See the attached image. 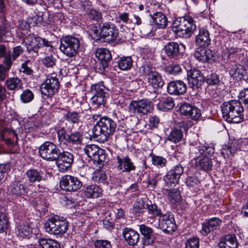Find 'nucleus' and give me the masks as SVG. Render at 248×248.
Returning <instances> with one entry per match:
<instances>
[{"mask_svg": "<svg viewBox=\"0 0 248 248\" xmlns=\"http://www.w3.org/2000/svg\"><path fill=\"white\" fill-rule=\"evenodd\" d=\"M139 231L142 235L143 236L149 234L154 232L153 229L145 224H141L139 225Z\"/></svg>", "mask_w": 248, "mask_h": 248, "instance_id": "nucleus-61", "label": "nucleus"}, {"mask_svg": "<svg viewBox=\"0 0 248 248\" xmlns=\"http://www.w3.org/2000/svg\"><path fill=\"white\" fill-rule=\"evenodd\" d=\"M26 182H24V178L16 179L13 181L9 189L13 196L23 197L27 196L29 192L31 191V189L34 186L32 184L26 185Z\"/></svg>", "mask_w": 248, "mask_h": 248, "instance_id": "nucleus-8", "label": "nucleus"}, {"mask_svg": "<svg viewBox=\"0 0 248 248\" xmlns=\"http://www.w3.org/2000/svg\"><path fill=\"white\" fill-rule=\"evenodd\" d=\"M92 92L93 96L91 98V103L97 108L101 105H104L108 96V90L104 85L103 82H99L92 85Z\"/></svg>", "mask_w": 248, "mask_h": 248, "instance_id": "nucleus-6", "label": "nucleus"}, {"mask_svg": "<svg viewBox=\"0 0 248 248\" xmlns=\"http://www.w3.org/2000/svg\"><path fill=\"white\" fill-rule=\"evenodd\" d=\"M150 16L154 23L158 28L164 29L168 26V18L163 13L156 12Z\"/></svg>", "mask_w": 248, "mask_h": 248, "instance_id": "nucleus-30", "label": "nucleus"}, {"mask_svg": "<svg viewBox=\"0 0 248 248\" xmlns=\"http://www.w3.org/2000/svg\"><path fill=\"white\" fill-rule=\"evenodd\" d=\"M147 80L149 84L154 89L161 88L164 84L161 74L157 71L154 72V73L150 75V77H147Z\"/></svg>", "mask_w": 248, "mask_h": 248, "instance_id": "nucleus-32", "label": "nucleus"}, {"mask_svg": "<svg viewBox=\"0 0 248 248\" xmlns=\"http://www.w3.org/2000/svg\"><path fill=\"white\" fill-rule=\"evenodd\" d=\"M184 172V168L178 164L173 166L163 177V180L168 186L178 184L181 176Z\"/></svg>", "mask_w": 248, "mask_h": 248, "instance_id": "nucleus-11", "label": "nucleus"}, {"mask_svg": "<svg viewBox=\"0 0 248 248\" xmlns=\"http://www.w3.org/2000/svg\"><path fill=\"white\" fill-rule=\"evenodd\" d=\"M167 56L170 59H178L181 56L179 45L174 42L168 43L164 47Z\"/></svg>", "mask_w": 248, "mask_h": 248, "instance_id": "nucleus-26", "label": "nucleus"}, {"mask_svg": "<svg viewBox=\"0 0 248 248\" xmlns=\"http://www.w3.org/2000/svg\"><path fill=\"white\" fill-rule=\"evenodd\" d=\"M168 197L172 203L175 204H178L181 199L180 192L177 189L170 190L168 193Z\"/></svg>", "mask_w": 248, "mask_h": 248, "instance_id": "nucleus-45", "label": "nucleus"}, {"mask_svg": "<svg viewBox=\"0 0 248 248\" xmlns=\"http://www.w3.org/2000/svg\"><path fill=\"white\" fill-rule=\"evenodd\" d=\"M157 106L159 109L166 111L172 109L174 108L175 104L172 98L167 97L160 100Z\"/></svg>", "mask_w": 248, "mask_h": 248, "instance_id": "nucleus-35", "label": "nucleus"}, {"mask_svg": "<svg viewBox=\"0 0 248 248\" xmlns=\"http://www.w3.org/2000/svg\"><path fill=\"white\" fill-rule=\"evenodd\" d=\"M187 77L189 86L193 90H198L201 88L205 81L203 75L197 69L189 70Z\"/></svg>", "mask_w": 248, "mask_h": 248, "instance_id": "nucleus-12", "label": "nucleus"}, {"mask_svg": "<svg viewBox=\"0 0 248 248\" xmlns=\"http://www.w3.org/2000/svg\"><path fill=\"white\" fill-rule=\"evenodd\" d=\"M60 150L53 143L46 141L39 149L40 156L48 161H56L60 155Z\"/></svg>", "mask_w": 248, "mask_h": 248, "instance_id": "nucleus-7", "label": "nucleus"}, {"mask_svg": "<svg viewBox=\"0 0 248 248\" xmlns=\"http://www.w3.org/2000/svg\"><path fill=\"white\" fill-rule=\"evenodd\" d=\"M77 178L71 175H64L62 177L60 186L62 189L70 192H76L78 190V185L76 184Z\"/></svg>", "mask_w": 248, "mask_h": 248, "instance_id": "nucleus-20", "label": "nucleus"}, {"mask_svg": "<svg viewBox=\"0 0 248 248\" xmlns=\"http://www.w3.org/2000/svg\"><path fill=\"white\" fill-rule=\"evenodd\" d=\"M150 156L151 157V161L153 165L157 169H161L165 167L167 164L168 161L165 157L157 155L153 153L150 154Z\"/></svg>", "mask_w": 248, "mask_h": 248, "instance_id": "nucleus-39", "label": "nucleus"}, {"mask_svg": "<svg viewBox=\"0 0 248 248\" xmlns=\"http://www.w3.org/2000/svg\"><path fill=\"white\" fill-rule=\"evenodd\" d=\"M58 137L60 145L62 146L66 145L67 143L68 138H69V135L66 134L65 130L63 128H61L57 131Z\"/></svg>", "mask_w": 248, "mask_h": 248, "instance_id": "nucleus-50", "label": "nucleus"}, {"mask_svg": "<svg viewBox=\"0 0 248 248\" xmlns=\"http://www.w3.org/2000/svg\"><path fill=\"white\" fill-rule=\"evenodd\" d=\"M60 49L69 57L76 55L78 49V38L72 36H67L62 38Z\"/></svg>", "mask_w": 248, "mask_h": 248, "instance_id": "nucleus-9", "label": "nucleus"}, {"mask_svg": "<svg viewBox=\"0 0 248 248\" xmlns=\"http://www.w3.org/2000/svg\"><path fill=\"white\" fill-rule=\"evenodd\" d=\"M147 206L148 214L151 218H154L157 216L163 215L161 210L158 208L156 204L151 203L150 205H147Z\"/></svg>", "mask_w": 248, "mask_h": 248, "instance_id": "nucleus-47", "label": "nucleus"}, {"mask_svg": "<svg viewBox=\"0 0 248 248\" xmlns=\"http://www.w3.org/2000/svg\"><path fill=\"white\" fill-rule=\"evenodd\" d=\"M239 97L242 101L246 104H248V88H244L240 91Z\"/></svg>", "mask_w": 248, "mask_h": 248, "instance_id": "nucleus-63", "label": "nucleus"}, {"mask_svg": "<svg viewBox=\"0 0 248 248\" xmlns=\"http://www.w3.org/2000/svg\"><path fill=\"white\" fill-rule=\"evenodd\" d=\"M166 73L171 75H177L179 74L182 69L180 65L176 63H171L165 68Z\"/></svg>", "mask_w": 248, "mask_h": 248, "instance_id": "nucleus-48", "label": "nucleus"}, {"mask_svg": "<svg viewBox=\"0 0 248 248\" xmlns=\"http://www.w3.org/2000/svg\"><path fill=\"white\" fill-rule=\"evenodd\" d=\"M90 17L93 20H96L98 22L102 23V14L95 10H91L90 12Z\"/></svg>", "mask_w": 248, "mask_h": 248, "instance_id": "nucleus-60", "label": "nucleus"}, {"mask_svg": "<svg viewBox=\"0 0 248 248\" xmlns=\"http://www.w3.org/2000/svg\"><path fill=\"white\" fill-rule=\"evenodd\" d=\"M239 148V142L234 140L232 143H229L228 145H225L223 147L221 153L224 158L229 157Z\"/></svg>", "mask_w": 248, "mask_h": 248, "instance_id": "nucleus-34", "label": "nucleus"}, {"mask_svg": "<svg viewBox=\"0 0 248 248\" xmlns=\"http://www.w3.org/2000/svg\"><path fill=\"white\" fill-rule=\"evenodd\" d=\"M57 166L60 171L64 172L67 170L73 162V155L67 152L61 153L59 158L56 160Z\"/></svg>", "mask_w": 248, "mask_h": 248, "instance_id": "nucleus-17", "label": "nucleus"}, {"mask_svg": "<svg viewBox=\"0 0 248 248\" xmlns=\"http://www.w3.org/2000/svg\"><path fill=\"white\" fill-rule=\"evenodd\" d=\"M26 183L32 184L43 180L42 172L36 169H30L26 171L24 175Z\"/></svg>", "mask_w": 248, "mask_h": 248, "instance_id": "nucleus-23", "label": "nucleus"}, {"mask_svg": "<svg viewBox=\"0 0 248 248\" xmlns=\"http://www.w3.org/2000/svg\"><path fill=\"white\" fill-rule=\"evenodd\" d=\"M205 80L210 85H217L220 82L218 75L215 73L208 75Z\"/></svg>", "mask_w": 248, "mask_h": 248, "instance_id": "nucleus-53", "label": "nucleus"}, {"mask_svg": "<svg viewBox=\"0 0 248 248\" xmlns=\"http://www.w3.org/2000/svg\"><path fill=\"white\" fill-rule=\"evenodd\" d=\"M18 235L22 238H29L32 232L31 227L28 223H23L18 227Z\"/></svg>", "mask_w": 248, "mask_h": 248, "instance_id": "nucleus-42", "label": "nucleus"}, {"mask_svg": "<svg viewBox=\"0 0 248 248\" xmlns=\"http://www.w3.org/2000/svg\"><path fill=\"white\" fill-rule=\"evenodd\" d=\"M94 248H111L110 242L108 240H97L94 242Z\"/></svg>", "mask_w": 248, "mask_h": 248, "instance_id": "nucleus-56", "label": "nucleus"}, {"mask_svg": "<svg viewBox=\"0 0 248 248\" xmlns=\"http://www.w3.org/2000/svg\"><path fill=\"white\" fill-rule=\"evenodd\" d=\"M2 25H0V41L8 42V38L10 33L8 31L7 21L5 18L2 20Z\"/></svg>", "mask_w": 248, "mask_h": 248, "instance_id": "nucleus-43", "label": "nucleus"}, {"mask_svg": "<svg viewBox=\"0 0 248 248\" xmlns=\"http://www.w3.org/2000/svg\"><path fill=\"white\" fill-rule=\"evenodd\" d=\"M158 234L155 233L154 232L149 233V234L143 236L142 238L143 244L144 246H149L154 244L157 241V237Z\"/></svg>", "mask_w": 248, "mask_h": 248, "instance_id": "nucleus-46", "label": "nucleus"}, {"mask_svg": "<svg viewBox=\"0 0 248 248\" xmlns=\"http://www.w3.org/2000/svg\"><path fill=\"white\" fill-rule=\"evenodd\" d=\"M141 73L144 75L150 77V76L156 72L155 68L150 64H145L140 68Z\"/></svg>", "mask_w": 248, "mask_h": 248, "instance_id": "nucleus-52", "label": "nucleus"}, {"mask_svg": "<svg viewBox=\"0 0 248 248\" xmlns=\"http://www.w3.org/2000/svg\"><path fill=\"white\" fill-rule=\"evenodd\" d=\"M222 221L219 218L212 217L202 224V233L207 235L220 226Z\"/></svg>", "mask_w": 248, "mask_h": 248, "instance_id": "nucleus-22", "label": "nucleus"}, {"mask_svg": "<svg viewBox=\"0 0 248 248\" xmlns=\"http://www.w3.org/2000/svg\"><path fill=\"white\" fill-rule=\"evenodd\" d=\"M116 160L117 168L122 172L129 173L136 170V167L128 155H118Z\"/></svg>", "mask_w": 248, "mask_h": 248, "instance_id": "nucleus-14", "label": "nucleus"}, {"mask_svg": "<svg viewBox=\"0 0 248 248\" xmlns=\"http://www.w3.org/2000/svg\"><path fill=\"white\" fill-rule=\"evenodd\" d=\"M26 40L27 50L29 52L33 51L37 53L38 48L42 47V38L39 36L30 35L27 37Z\"/></svg>", "mask_w": 248, "mask_h": 248, "instance_id": "nucleus-29", "label": "nucleus"}, {"mask_svg": "<svg viewBox=\"0 0 248 248\" xmlns=\"http://www.w3.org/2000/svg\"><path fill=\"white\" fill-rule=\"evenodd\" d=\"M159 226L164 232L171 233L174 232L176 225L173 215L170 212L163 214L159 220Z\"/></svg>", "mask_w": 248, "mask_h": 248, "instance_id": "nucleus-15", "label": "nucleus"}, {"mask_svg": "<svg viewBox=\"0 0 248 248\" xmlns=\"http://www.w3.org/2000/svg\"><path fill=\"white\" fill-rule=\"evenodd\" d=\"M101 36L108 42L115 40L118 37L119 31L115 26L110 22L103 23L101 29Z\"/></svg>", "mask_w": 248, "mask_h": 248, "instance_id": "nucleus-16", "label": "nucleus"}, {"mask_svg": "<svg viewBox=\"0 0 248 248\" xmlns=\"http://www.w3.org/2000/svg\"><path fill=\"white\" fill-rule=\"evenodd\" d=\"M116 127L114 121L109 117H103L97 121L93 129V133L97 140L104 143L114 133Z\"/></svg>", "mask_w": 248, "mask_h": 248, "instance_id": "nucleus-2", "label": "nucleus"}, {"mask_svg": "<svg viewBox=\"0 0 248 248\" xmlns=\"http://www.w3.org/2000/svg\"><path fill=\"white\" fill-rule=\"evenodd\" d=\"M125 241L130 246H135L139 241L140 234L135 230L130 228H125L123 232Z\"/></svg>", "mask_w": 248, "mask_h": 248, "instance_id": "nucleus-27", "label": "nucleus"}, {"mask_svg": "<svg viewBox=\"0 0 248 248\" xmlns=\"http://www.w3.org/2000/svg\"><path fill=\"white\" fill-rule=\"evenodd\" d=\"M59 79L56 77H48L42 84L40 90L43 95L46 97L52 96L59 88Z\"/></svg>", "mask_w": 248, "mask_h": 248, "instance_id": "nucleus-10", "label": "nucleus"}, {"mask_svg": "<svg viewBox=\"0 0 248 248\" xmlns=\"http://www.w3.org/2000/svg\"><path fill=\"white\" fill-rule=\"evenodd\" d=\"M220 108L223 117L228 122L239 123L244 121V108L240 101L236 100L226 101Z\"/></svg>", "mask_w": 248, "mask_h": 248, "instance_id": "nucleus-1", "label": "nucleus"}, {"mask_svg": "<svg viewBox=\"0 0 248 248\" xmlns=\"http://www.w3.org/2000/svg\"><path fill=\"white\" fill-rule=\"evenodd\" d=\"M56 59L51 55L45 57L43 60V63L46 67H53L56 64Z\"/></svg>", "mask_w": 248, "mask_h": 248, "instance_id": "nucleus-55", "label": "nucleus"}, {"mask_svg": "<svg viewBox=\"0 0 248 248\" xmlns=\"http://www.w3.org/2000/svg\"><path fill=\"white\" fill-rule=\"evenodd\" d=\"M31 62L30 60L26 61L21 65L22 71L28 75L32 74L33 71L31 67Z\"/></svg>", "mask_w": 248, "mask_h": 248, "instance_id": "nucleus-58", "label": "nucleus"}, {"mask_svg": "<svg viewBox=\"0 0 248 248\" xmlns=\"http://www.w3.org/2000/svg\"><path fill=\"white\" fill-rule=\"evenodd\" d=\"M193 106L187 103L182 104L179 108L182 115L189 117Z\"/></svg>", "mask_w": 248, "mask_h": 248, "instance_id": "nucleus-54", "label": "nucleus"}, {"mask_svg": "<svg viewBox=\"0 0 248 248\" xmlns=\"http://www.w3.org/2000/svg\"><path fill=\"white\" fill-rule=\"evenodd\" d=\"M200 239L196 237L189 238L185 243V248H199Z\"/></svg>", "mask_w": 248, "mask_h": 248, "instance_id": "nucleus-51", "label": "nucleus"}, {"mask_svg": "<svg viewBox=\"0 0 248 248\" xmlns=\"http://www.w3.org/2000/svg\"><path fill=\"white\" fill-rule=\"evenodd\" d=\"M133 61L130 56L121 57L117 62L118 67L122 70L130 69L133 65Z\"/></svg>", "mask_w": 248, "mask_h": 248, "instance_id": "nucleus-41", "label": "nucleus"}, {"mask_svg": "<svg viewBox=\"0 0 248 248\" xmlns=\"http://www.w3.org/2000/svg\"><path fill=\"white\" fill-rule=\"evenodd\" d=\"M20 100L24 103H29L34 98L33 93L29 89L24 90L20 94Z\"/></svg>", "mask_w": 248, "mask_h": 248, "instance_id": "nucleus-49", "label": "nucleus"}, {"mask_svg": "<svg viewBox=\"0 0 248 248\" xmlns=\"http://www.w3.org/2000/svg\"><path fill=\"white\" fill-rule=\"evenodd\" d=\"M8 90L11 91L19 90L23 87L22 81L18 78H11L7 79L5 83Z\"/></svg>", "mask_w": 248, "mask_h": 248, "instance_id": "nucleus-36", "label": "nucleus"}, {"mask_svg": "<svg viewBox=\"0 0 248 248\" xmlns=\"http://www.w3.org/2000/svg\"><path fill=\"white\" fill-rule=\"evenodd\" d=\"M38 242L42 248H61L60 243L54 239L40 238Z\"/></svg>", "mask_w": 248, "mask_h": 248, "instance_id": "nucleus-37", "label": "nucleus"}, {"mask_svg": "<svg viewBox=\"0 0 248 248\" xmlns=\"http://www.w3.org/2000/svg\"><path fill=\"white\" fill-rule=\"evenodd\" d=\"M92 179L96 183L105 184L107 179L106 171L103 169L96 170L92 174Z\"/></svg>", "mask_w": 248, "mask_h": 248, "instance_id": "nucleus-40", "label": "nucleus"}, {"mask_svg": "<svg viewBox=\"0 0 248 248\" xmlns=\"http://www.w3.org/2000/svg\"><path fill=\"white\" fill-rule=\"evenodd\" d=\"M220 248H237V242L235 235L228 234L222 237L218 244Z\"/></svg>", "mask_w": 248, "mask_h": 248, "instance_id": "nucleus-31", "label": "nucleus"}, {"mask_svg": "<svg viewBox=\"0 0 248 248\" xmlns=\"http://www.w3.org/2000/svg\"><path fill=\"white\" fill-rule=\"evenodd\" d=\"M187 89L186 84L182 80H178L170 82L167 85V91L170 94L182 95Z\"/></svg>", "mask_w": 248, "mask_h": 248, "instance_id": "nucleus-18", "label": "nucleus"}, {"mask_svg": "<svg viewBox=\"0 0 248 248\" xmlns=\"http://www.w3.org/2000/svg\"><path fill=\"white\" fill-rule=\"evenodd\" d=\"M96 58L100 61V69H105L108 66V62L111 59L110 52L106 48H99L95 53Z\"/></svg>", "mask_w": 248, "mask_h": 248, "instance_id": "nucleus-24", "label": "nucleus"}, {"mask_svg": "<svg viewBox=\"0 0 248 248\" xmlns=\"http://www.w3.org/2000/svg\"><path fill=\"white\" fill-rule=\"evenodd\" d=\"M196 26L193 18L189 15L176 18L173 22L172 31L179 37L188 38L194 33Z\"/></svg>", "mask_w": 248, "mask_h": 248, "instance_id": "nucleus-3", "label": "nucleus"}, {"mask_svg": "<svg viewBox=\"0 0 248 248\" xmlns=\"http://www.w3.org/2000/svg\"><path fill=\"white\" fill-rule=\"evenodd\" d=\"M186 185L190 187H195L200 184V181L195 175L188 176L186 182Z\"/></svg>", "mask_w": 248, "mask_h": 248, "instance_id": "nucleus-57", "label": "nucleus"}, {"mask_svg": "<svg viewBox=\"0 0 248 248\" xmlns=\"http://www.w3.org/2000/svg\"><path fill=\"white\" fill-rule=\"evenodd\" d=\"M246 73V70L244 66L238 64L232 65L229 70V73L232 76L240 79L243 78Z\"/></svg>", "mask_w": 248, "mask_h": 248, "instance_id": "nucleus-33", "label": "nucleus"}, {"mask_svg": "<svg viewBox=\"0 0 248 248\" xmlns=\"http://www.w3.org/2000/svg\"><path fill=\"white\" fill-rule=\"evenodd\" d=\"M79 153L81 156L86 155L97 165H100L106 160L105 151L94 144L88 145L84 148L80 147L78 148Z\"/></svg>", "mask_w": 248, "mask_h": 248, "instance_id": "nucleus-5", "label": "nucleus"}, {"mask_svg": "<svg viewBox=\"0 0 248 248\" xmlns=\"http://www.w3.org/2000/svg\"><path fill=\"white\" fill-rule=\"evenodd\" d=\"M152 106L150 102L142 99L139 101H131L128 108L129 112L134 114H146L150 111Z\"/></svg>", "mask_w": 248, "mask_h": 248, "instance_id": "nucleus-13", "label": "nucleus"}, {"mask_svg": "<svg viewBox=\"0 0 248 248\" xmlns=\"http://www.w3.org/2000/svg\"><path fill=\"white\" fill-rule=\"evenodd\" d=\"M183 136V134L182 130L175 128L171 130L167 139L174 143H177L181 140Z\"/></svg>", "mask_w": 248, "mask_h": 248, "instance_id": "nucleus-44", "label": "nucleus"}, {"mask_svg": "<svg viewBox=\"0 0 248 248\" xmlns=\"http://www.w3.org/2000/svg\"><path fill=\"white\" fill-rule=\"evenodd\" d=\"M194 57L199 62H202L213 60L215 58L210 50H206L205 47H200L196 50Z\"/></svg>", "mask_w": 248, "mask_h": 248, "instance_id": "nucleus-28", "label": "nucleus"}, {"mask_svg": "<svg viewBox=\"0 0 248 248\" xmlns=\"http://www.w3.org/2000/svg\"><path fill=\"white\" fill-rule=\"evenodd\" d=\"M7 228V220L6 216L0 213V233L3 232Z\"/></svg>", "mask_w": 248, "mask_h": 248, "instance_id": "nucleus-59", "label": "nucleus"}, {"mask_svg": "<svg viewBox=\"0 0 248 248\" xmlns=\"http://www.w3.org/2000/svg\"><path fill=\"white\" fill-rule=\"evenodd\" d=\"M194 158L196 159L195 167L197 170L208 171L212 169L213 162L209 156L196 154Z\"/></svg>", "mask_w": 248, "mask_h": 248, "instance_id": "nucleus-19", "label": "nucleus"}, {"mask_svg": "<svg viewBox=\"0 0 248 248\" xmlns=\"http://www.w3.org/2000/svg\"><path fill=\"white\" fill-rule=\"evenodd\" d=\"M201 116V110L195 106L193 107L189 117L193 120H198Z\"/></svg>", "mask_w": 248, "mask_h": 248, "instance_id": "nucleus-62", "label": "nucleus"}, {"mask_svg": "<svg viewBox=\"0 0 248 248\" xmlns=\"http://www.w3.org/2000/svg\"><path fill=\"white\" fill-rule=\"evenodd\" d=\"M68 227V221L63 217L58 216L48 218L44 224L46 231L55 235L64 233Z\"/></svg>", "mask_w": 248, "mask_h": 248, "instance_id": "nucleus-4", "label": "nucleus"}, {"mask_svg": "<svg viewBox=\"0 0 248 248\" xmlns=\"http://www.w3.org/2000/svg\"><path fill=\"white\" fill-rule=\"evenodd\" d=\"M81 196L83 198H98L102 195V190L98 186L91 185L80 190Z\"/></svg>", "mask_w": 248, "mask_h": 248, "instance_id": "nucleus-25", "label": "nucleus"}, {"mask_svg": "<svg viewBox=\"0 0 248 248\" xmlns=\"http://www.w3.org/2000/svg\"><path fill=\"white\" fill-rule=\"evenodd\" d=\"M215 152V148L209 146L208 144L200 146L199 148H195L194 153L193 154L200 155L206 156H211Z\"/></svg>", "mask_w": 248, "mask_h": 248, "instance_id": "nucleus-38", "label": "nucleus"}, {"mask_svg": "<svg viewBox=\"0 0 248 248\" xmlns=\"http://www.w3.org/2000/svg\"><path fill=\"white\" fill-rule=\"evenodd\" d=\"M195 43L200 47H207L211 43L210 33L206 29L200 28L199 33L196 36Z\"/></svg>", "mask_w": 248, "mask_h": 248, "instance_id": "nucleus-21", "label": "nucleus"}, {"mask_svg": "<svg viewBox=\"0 0 248 248\" xmlns=\"http://www.w3.org/2000/svg\"><path fill=\"white\" fill-rule=\"evenodd\" d=\"M64 116L66 119L68 121L71 122L73 123L78 122V113L76 112H68L64 114Z\"/></svg>", "mask_w": 248, "mask_h": 248, "instance_id": "nucleus-64", "label": "nucleus"}]
</instances>
